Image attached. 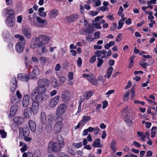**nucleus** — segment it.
<instances>
[{
    "instance_id": "obj_3",
    "label": "nucleus",
    "mask_w": 157,
    "mask_h": 157,
    "mask_svg": "<svg viewBox=\"0 0 157 157\" xmlns=\"http://www.w3.org/2000/svg\"><path fill=\"white\" fill-rule=\"evenodd\" d=\"M46 89L44 87H42L40 86H37L35 87L32 91L31 95L32 99H37V97L41 95L44 93L46 91Z\"/></svg>"
},
{
    "instance_id": "obj_47",
    "label": "nucleus",
    "mask_w": 157,
    "mask_h": 157,
    "mask_svg": "<svg viewBox=\"0 0 157 157\" xmlns=\"http://www.w3.org/2000/svg\"><path fill=\"white\" fill-rule=\"evenodd\" d=\"M36 75H35L32 72L28 75V76L27 77L28 79H32L34 78L36 76Z\"/></svg>"
},
{
    "instance_id": "obj_41",
    "label": "nucleus",
    "mask_w": 157,
    "mask_h": 157,
    "mask_svg": "<svg viewBox=\"0 0 157 157\" xmlns=\"http://www.w3.org/2000/svg\"><path fill=\"white\" fill-rule=\"evenodd\" d=\"M66 78L64 76H61L59 78V82L60 84H62L64 83L66 81Z\"/></svg>"
},
{
    "instance_id": "obj_44",
    "label": "nucleus",
    "mask_w": 157,
    "mask_h": 157,
    "mask_svg": "<svg viewBox=\"0 0 157 157\" xmlns=\"http://www.w3.org/2000/svg\"><path fill=\"white\" fill-rule=\"evenodd\" d=\"M130 93L128 92L125 94L124 95L123 100L124 101H127L129 99Z\"/></svg>"
},
{
    "instance_id": "obj_32",
    "label": "nucleus",
    "mask_w": 157,
    "mask_h": 157,
    "mask_svg": "<svg viewBox=\"0 0 157 157\" xmlns=\"http://www.w3.org/2000/svg\"><path fill=\"white\" fill-rule=\"evenodd\" d=\"M58 13V10H51L49 13V17L51 18H54L57 16Z\"/></svg>"
},
{
    "instance_id": "obj_56",
    "label": "nucleus",
    "mask_w": 157,
    "mask_h": 157,
    "mask_svg": "<svg viewBox=\"0 0 157 157\" xmlns=\"http://www.w3.org/2000/svg\"><path fill=\"white\" fill-rule=\"evenodd\" d=\"M61 65L60 64L58 63L57 64L55 68V70L56 71H59L61 68Z\"/></svg>"
},
{
    "instance_id": "obj_51",
    "label": "nucleus",
    "mask_w": 157,
    "mask_h": 157,
    "mask_svg": "<svg viewBox=\"0 0 157 157\" xmlns=\"http://www.w3.org/2000/svg\"><path fill=\"white\" fill-rule=\"evenodd\" d=\"M10 85H17V80L15 78H13L11 79Z\"/></svg>"
},
{
    "instance_id": "obj_9",
    "label": "nucleus",
    "mask_w": 157,
    "mask_h": 157,
    "mask_svg": "<svg viewBox=\"0 0 157 157\" xmlns=\"http://www.w3.org/2000/svg\"><path fill=\"white\" fill-rule=\"evenodd\" d=\"M33 100V103L32 104V107H31V110L33 112L34 115L36 114L39 111V103H41L40 101H37V99Z\"/></svg>"
},
{
    "instance_id": "obj_21",
    "label": "nucleus",
    "mask_w": 157,
    "mask_h": 157,
    "mask_svg": "<svg viewBox=\"0 0 157 157\" xmlns=\"http://www.w3.org/2000/svg\"><path fill=\"white\" fill-rule=\"evenodd\" d=\"M20 134H22L23 132V136H28L29 133V131L28 127H26L23 129L22 128H19Z\"/></svg>"
},
{
    "instance_id": "obj_40",
    "label": "nucleus",
    "mask_w": 157,
    "mask_h": 157,
    "mask_svg": "<svg viewBox=\"0 0 157 157\" xmlns=\"http://www.w3.org/2000/svg\"><path fill=\"white\" fill-rule=\"evenodd\" d=\"M0 134L2 138H5L7 135V132L4 130H0Z\"/></svg>"
},
{
    "instance_id": "obj_38",
    "label": "nucleus",
    "mask_w": 157,
    "mask_h": 157,
    "mask_svg": "<svg viewBox=\"0 0 157 157\" xmlns=\"http://www.w3.org/2000/svg\"><path fill=\"white\" fill-rule=\"evenodd\" d=\"M23 157H33V154L30 152H25L22 155Z\"/></svg>"
},
{
    "instance_id": "obj_8",
    "label": "nucleus",
    "mask_w": 157,
    "mask_h": 157,
    "mask_svg": "<svg viewBox=\"0 0 157 157\" xmlns=\"http://www.w3.org/2000/svg\"><path fill=\"white\" fill-rule=\"evenodd\" d=\"M61 97L62 101L64 102L68 103L71 98V94L70 92L67 90L63 91L62 93Z\"/></svg>"
},
{
    "instance_id": "obj_64",
    "label": "nucleus",
    "mask_w": 157,
    "mask_h": 157,
    "mask_svg": "<svg viewBox=\"0 0 157 157\" xmlns=\"http://www.w3.org/2000/svg\"><path fill=\"white\" fill-rule=\"evenodd\" d=\"M73 74L72 72H70L68 75V78L70 80L73 79Z\"/></svg>"
},
{
    "instance_id": "obj_4",
    "label": "nucleus",
    "mask_w": 157,
    "mask_h": 157,
    "mask_svg": "<svg viewBox=\"0 0 157 157\" xmlns=\"http://www.w3.org/2000/svg\"><path fill=\"white\" fill-rule=\"evenodd\" d=\"M13 10H7L5 13L6 17V21L8 26L12 27L14 24L15 17Z\"/></svg>"
},
{
    "instance_id": "obj_50",
    "label": "nucleus",
    "mask_w": 157,
    "mask_h": 157,
    "mask_svg": "<svg viewBox=\"0 0 157 157\" xmlns=\"http://www.w3.org/2000/svg\"><path fill=\"white\" fill-rule=\"evenodd\" d=\"M98 13V12L91 10L89 12V14L93 16H96Z\"/></svg>"
},
{
    "instance_id": "obj_43",
    "label": "nucleus",
    "mask_w": 157,
    "mask_h": 157,
    "mask_svg": "<svg viewBox=\"0 0 157 157\" xmlns=\"http://www.w3.org/2000/svg\"><path fill=\"white\" fill-rule=\"evenodd\" d=\"M57 157H70V156L64 152H61L59 154Z\"/></svg>"
},
{
    "instance_id": "obj_37",
    "label": "nucleus",
    "mask_w": 157,
    "mask_h": 157,
    "mask_svg": "<svg viewBox=\"0 0 157 157\" xmlns=\"http://www.w3.org/2000/svg\"><path fill=\"white\" fill-rule=\"evenodd\" d=\"M40 60L41 63L45 64L48 61V59L46 57H42L40 58Z\"/></svg>"
},
{
    "instance_id": "obj_58",
    "label": "nucleus",
    "mask_w": 157,
    "mask_h": 157,
    "mask_svg": "<svg viewBox=\"0 0 157 157\" xmlns=\"http://www.w3.org/2000/svg\"><path fill=\"white\" fill-rule=\"evenodd\" d=\"M122 36V34L121 33H119L117 35L116 38V41L117 42L120 41L122 39L121 37Z\"/></svg>"
},
{
    "instance_id": "obj_54",
    "label": "nucleus",
    "mask_w": 157,
    "mask_h": 157,
    "mask_svg": "<svg viewBox=\"0 0 157 157\" xmlns=\"http://www.w3.org/2000/svg\"><path fill=\"white\" fill-rule=\"evenodd\" d=\"M77 64L78 66L80 67L82 64V60L81 58L79 57L77 60Z\"/></svg>"
},
{
    "instance_id": "obj_22",
    "label": "nucleus",
    "mask_w": 157,
    "mask_h": 157,
    "mask_svg": "<svg viewBox=\"0 0 157 157\" xmlns=\"http://www.w3.org/2000/svg\"><path fill=\"white\" fill-rule=\"evenodd\" d=\"M29 125L31 131L34 132L36 129V125L35 122L32 120H30L29 121Z\"/></svg>"
},
{
    "instance_id": "obj_23",
    "label": "nucleus",
    "mask_w": 157,
    "mask_h": 157,
    "mask_svg": "<svg viewBox=\"0 0 157 157\" xmlns=\"http://www.w3.org/2000/svg\"><path fill=\"white\" fill-rule=\"evenodd\" d=\"M22 33L28 38L31 37V31L29 28H25L23 29Z\"/></svg>"
},
{
    "instance_id": "obj_11",
    "label": "nucleus",
    "mask_w": 157,
    "mask_h": 157,
    "mask_svg": "<svg viewBox=\"0 0 157 157\" xmlns=\"http://www.w3.org/2000/svg\"><path fill=\"white\" fill-rule=\"evenodd\" d=\"M49 81L46 78L40 79L38 81V85L39 86L44 87L49 84Z\"/></svg>"
},
{
    "instance_id": "obj_6",
    "label": "nucleus",
    "mask_w": 157,
    "mask_h": 157,
    "mask_svg": "<svg viewBox=\"0 0 157 157\" xmlns=\"http://www.w3.org/2000/svg\"><path fill=\"white\" fill-rule=\"evenodd\" d=\"M67 106L64 104H61L57 108L56 111V118H62L61 117L64 114L67 109Z\"/></svg>"
},
{
    "instance_id": "obj_36",
    "label": "nucleus",
    "mask_w": 157,
    "mask_h": 157,
    "mask_svg": "<svg viewBox=\"0 0 157 157\" xmlns=\"http://www.w3.org/2000/svg\"><path fill=\"white\" fill-rule=\"evenodd\" d=\"M40 116L41 117H40V119L42 122L43 123L45 122L46 120V116L44 113V112H41Z\"/></svg>"
},
{
    "instance_id": "obj_63",
    "label": "nucleus",
    "mask_w": 157,
    "mask_h": 157,
    "mask_svg": "<svg viewBox=\"0 0 157 157\" xmlns=\"http://www.w3.org/2000/svg\"><path fill=\"white\" fill-rule=\"evenodd\" d=\"M133 144L135 146L140 147H141V144L138 142L134 141L133 142Z\"/></svg>"
},
{
    "instance_id": "obj_49",
    "label": "nucleus",
    "mask_w": 157,
    "mask_h": 157,
    "mask_svg": "<svg viewBox=\"0 0 157 157\" xmlns=\"http://www.w3.org/2000/svg\"><path fill=\"white\" fill-rule=\"evenodd\" d=\"M100 33L99 31L95 32L94 34V39H98L99 38H100Z\"/></svg>"
},
{
    "instance_id": "obj_62",
    "label": "nucleus",
    "mask_w": 157,
    "mask_h": 157,
    "mask_svg": "<svg viewBox=\"0 0 157 157\" xmlns=\"http://www.w3.org/2000/svg\"><path fill=\"white\" fill-rule=\"evenodd\" d=\"M94 134L95 135H97L100 132V129L99 128L96 127V128H94Z\"/></svg>"
},
{
    "instance_id": "obj_55",
    "label": "nucleus",
    "mask_w": 157,
    "mask_h": 157,
    "mask_svg": "<svg viewBox=\"0 0 157 157\" xmlns=\"http://www.w3.org/2000/svg\"><path fill=\"white\" fill-rule=\"evenodd\" d=\"M17 88V85H10V90L13 92L15 91Z\"/></svg>"
},
{
    "instance_id": "obj_35",
    "label": "nucleus",
    "mask_w": 157,
    "mask_h": 157,
    "mask_svg": "<svg viewBox=\"0 0 157 157\" xmlns=\"http://www.w3.org/2000/svg\"><path fill=\"white\" fill-rule=\"evenodd\" d=\"M90 77L88 78H87V79L89 80V82L92 83L93 85H96L97 83L96 81L93 78V77L90 75Z\"/></svg>"
},
{
    "instance_id": "obj_33",
    "label": "nucleus",
    "mask_w": 157,
    "mask_h": 157,
    "mask_svg": "<svg viewBox=\"0 0 157 157\" xmlns=\"http://www.w3.org/2000/svg\"><path fill=\"white\" fill-rule=\"evenodd\" d=\"M93 92L92 91H89L84 95V98L86 99H88L92 95Z\"/></svg>"
},
{
    "instance_id": "obj_10",
    "label": "nucleus",
    "mask_w": 157,
    "mask_h": 157,
    "mask_svg": "<svg viewBox=\"0 0 157 157\" xmlns=\"http://www.w3.org/2000/svg\"><path fill=\"white\" fill-rule=\"evenodd\" d=\"M78 17V14H74L69 16L66 17L64 20L67 24H69L75 21Z\"/></svg>"
},
{
    "instance_id": "obj_7",
    "label": "nucleus",
    "mask_w": 157,
    "mask_h": 157,
    "mask_svg": "<svg viewBox=\"0 0 157 157\" xmlns=\"http://www.w3.org/2000/svg\"><path fill=\"white\" fill-rule=\"evenodd\" d=\"M63 118H56V123L54 125L53 130L56 133L59 132L63 127Z\"/></svg>"
},
{
    "instance_id": "obj_24",
    "label": "nucleus",
    "mask_w": 157,
    "mask_h": 157,
    "mask_svg": "<svg viewBox=\"0 0 157 157\" xmlns=\"http://www.w3.org/2000/svg\"><path fill=\"white\" fill-rule=\"evenodd\" d=\"M88 27L85 28L84 31L86 33L91 34L94 33V29L90 25L88 24Z\"/></svg>"
},
{
    "instance_id": "obj_60",
    "label": "nucleus",
    "mask_w": 157,
    "mask_h": 157,
    "mask_svg": "<svg viewBox=\"0 0 157 157\" xmlns=\"http://www.w3.org/2000/svg\"><path fill=\"white\" fill-rule=\"evenodd\" d=\"M93 27L95 29H100L101 28V26L98 24H94L93 25Z\"/></svg>"
},
{
    "instance_id": "obj_52",
    "label": "nucleus",
    "mask_w": 157,
    "mask_h": 157,
    "mask_svg": "<svg viewBox=\"0 0 157 157\" xmlns=\"http://www.w3.org/2000/svg\"><path fill=\"white\" fill-rule=\"evenodd\" d=\"M113 70V68L112 67H109V78L110 77Z\"/></svg>"
},
{
    "instance_id": "obj_30",
    "label": "nucleus",
    "mask_w": 157,
    "mask_h": 157,
    "mask_svg": "<svg viewBox=\"0 0 157 157\" xmlns=\"http://www.w3.org/2000/svg\"><path fill=\"white\" fill-rule=\"evenodd\" d=\"M116 142L115 140H113L110 144V148L113 150V153L115 152L116 151V148L115 147Z\"/></svg>"
},
{
    "instance_id": "obj_31",
    "label": "nucleus",
    "mask_w": 157,
    "mask_h": 157,
    "mask_svg": "<svg viewBox=\"0 0 157 157\" xmlns=\"http://www.w3.org/2000/svg\"><path fill=\"white\" fill-rule=\"evenodd\" d=\"M126 19V18H125L124 19H121L118 22V26L117 29H120L123 26L124 23V21Z\"/></svg>"
},
{
    "instance_id": "obj_13",
    "label": "nucleus",
    "mask_w": 157,
    "mask_h": 157,
    "mask_svg": "<svg viewBox=\"0 0 157 157\" xmlns=\"http://www.w3.org/2000/svg\"><path fill=\"white\" fill-rule=\"evenodd\" d=\"M25 44L21 43L20 42H17L15 45V48L16 51L18 53H21L23 52V48Z\"/></svg>"
},
{
    "instance_id": "obj_12",
    "label": "nucleus",
    "mask_w": 157,
    "mask_h": 157,
    "mask_svg": "<svg viewBox=\"0 0 157 157\" xmlns=\"http://www.w3.org/2000/svg\"><path fill=\"white\" fill-rule=\"evenodd\" d=\"M60 96L58 95L53 98L50 102V106L51 107L53 108L55 106L59 101Z\"/></svg>"
},
{
    "instance_id": "obj_29",
    "label": "nucleus",
    "mask_w": 157,
    "mask_h": 157,
    "mask_svg": "<svg viewBox=\"0 0 157 157\" xmlns=\"http://www.w3.org/2000/svg\"><path fill=\"white\" fill-rule=\"evenodd\" d=\"M51 85L54 87H56L59 86V84L57 82L56 78H53L51 82Z\"/></svg>"
},
{
    "instance_id": "obj_42",
    "label": "nucleus",
    "mask_w": 157,
    "mask_h": 157,
    "mask_svg": "<svg viewBox=\"0 0 157 157\" xmlns=\"http://www.w3.org/2000/svg\"><path fill=\"white\" fill-rule=\"evenodd\" d=\"M146 61L144 59H142L141 60L142 63H140V65L144 68L146 69L147 68V63H146L144 62Z\"/></svg>"
},
{
    "instance_id": "obj_20",
    "label": "nucleus",
    "mask_w": 157,
    "mask_h": 157,
    "mask_svg": "<svg viewBox=\"0 0 157 157\" xmlns=\"http://www.w3.org/2000/svg\"><path fill=\"white\" fill-rule=\"evenodd\" d=\"M13 121L17 124H21L24 123L25 120L23 117H16L13 118Z\"/></svg>"
},
{
    "instance_id": "obj_26",
    "label": "nucleus",
    "mask_w": 157,
    "mask_h": 157,
    "mask_svg": "<svg viewBox=\"0 0 157 157\" xmlns=\"http://www.w3.org/2000/svg\"><path fill=\"white\" fill-rule=\"evenodd\" d=\"M92 146L94 147H101L102 145L100 144V140L98 138L96 139L93 143Z\"/></svg>"
},
{
    "instance_id": "obj_59",
    "label": "nucleus",
    "mask_w": 157,
    "mask_h": 157,
    "mask_svg": "<svg viewBox=\"0 0 157 157\" xmlns=\"http://www.w3.org/2000/svg\"><path fill=\"white\" fill-rule=\"evenodd\" d=\"M95 54L96 56L98 57H100L101 55V51L97 50L95 52Z\"/></svg>"
},
{
    "instance_id": "obj_5",
    "label": "nucleus",
    "mask_w": 157,
    "mask_h": 157,
    "mask_svg": "<svg viewBox=\"0 0 157 157\" xmlns=\"http://www.w3.org/2000/svg\"><path fill=\"white\" fill-rule=\"evenodd\" d=\"M61 147L60 144L58 142L53 143L52 142H50L48 144V150L49 153L54 152H59L61 151Z\"/></svg>"
},
{
    "instance_id": "obj_61",
    "label": "nucleus",
    "mask_w": 157,
    "mask_h": 157,
    "mask_svg": "<svg viewBox=\"0 0 157 157\" xmlns=\"http://www.w3.org/2000/svg\"><path fill=\"white\" fill-rule=\"evenodd\" d=\"M74 145L77 148H78L81 147L82 146V143L80 142L78 143L74 144Z\"/></svg>"
},
{
    "instance_id": "obj_17",
    "label": "nucleus",
    "mask_w": 157,
    "mask_h": 157,
    "mask_svg": "<svg viewBox=\"0 0 157 157\" xmlns=\"http://www.w3.org/2000/svg\"><path fill=\"white\" fill-rule=\"evenodd\" d=\"M30 98L27 95H25L23 97L22 100V105L24 107H27L29 103Z\"/></svg>"
},
{
    "instance_id": "obj_28",
    "label": "nucleus",
    "mask_w": 157,
    "mask_h": 157,
    "mask_svg": "<svg viewBox=\"0 0 157 157\" xmlns=\"http://www.w3.org/2000/svg\"><path fill=\"white\" fill-rule=\"evenodd\" d=\"M91 119L90 117L89 116H84L82 117V119L81 121L82 124L84 125L86 122L88 121Z\"/></svg>"
},
{
    "instance_id": "obj_14",
    "label": "nucleus",
    "mask_w": 157,
    "mask_h": 157,
    "mask_svg": "<svg viewBox=\"0 0 157 157\" xmlns=\"http://www.w3.org/2000/svg\"><path fill=\"white\" fill-rule=\"evenodd\" d=\"M31 107H28L24 109L23 116L26 119H29L32 115Z\"/></svg>"
},
{
    "instance_id": "obj_25",
    "label": "nucleus",
    "mask_w": 157,
    "mask_h": 157,
    "mask_svg": "<svg viewBox=\"0 0 157 157\" xmlns=\"http://www.w3.org/2000/svg\"><path fill=\"white\" fill-rule=\"evenodd\" d=\"M16 95L18 98L17 101L14 100L13 98L11 99V101L13 103H17L21 101V98L22 97L21 95L20 92L19 91V90H18L17 91Z\"/></svg>"
},
{
    "instance_id": "obj_34",
    "label": "nucleus",
    "mask_w": 157,
    "mask_h": 157,
    "mask_svg": "<svg viewBox=\"0 0 157 157\" xmlns=\"http://www.w3.org/2000/svg\"><path fill=\"white\" fill-rule=\"evenodd\" d=\"M137 134L139 137H141V140L143 141H144L145 136L143 134V132L139 131L137 132Z\"/></svg>"
},
{
    "instance_id": "obj_45",
    "label": "nucleus",
    "mask_w": 157,
    "mask_h": 157,
    "mask_svg": "<svg viewBox=\"0 0 157 157\" xmlns=\"http://www.w3.org/2000/svg\"><path fill=\"white\" fill-rule=\"evenodd\" d=\"M52 129V126L50 125H47L46 126L45 130L48 132H51Z\"/></svg>"
},
{
    "instance_id": "obj_48",
    "label": "nucleus",
    "mask_w": 157,
    "mask_h": 157,
    "mask_svg": "<svg viewBox=\"0 0 157 157\" xmlns=\"http://www.w3.org/2000/svg\"><path fill=\"white\" fill-rule=\"evenodd\" d=\"M96 60V56L94 55L90 58L89 61L91 63H93L95 62Z\"/></svg>"
},
{
    "instance_id": "obj_39",
    "label": "nucleus",
    "mask_w": 157,
    "mask_h": 157,
    "mask_svg": "<svg viewBox=\"0 0 157 157\" xmlns=\"http://www.w3.org/2000/svg\"><path fill=\"white\" fill-rule=\"evenodd\" d=\"M32 72L35 75H38L40 73L39 69L36 67H34Z\"/></svg>"
},
{
    "instance_id": "obj_46",
    "label": "nucleus",
    "mask_w": 157,
    "mask_h": 157,
    "mask_svg": "<svg viewBox=\"0 0 157 157\" xmlns=\"http://www.w3.org/2000/svg\"><path fill=\"white\" fill-rule=\"evenodd\" d=\"M97 60H98V63L97 65V66L98 67H99L103 63V60L100 58H98Z\"/></svg>"
},
{
    "instance_id": "obj_27",
    "label": "nucleus",
    "mask_w": 157,
    "mask_h": 157,
    "mask_svg": "<svg viewBox=\"0 0 157 157\" xmlns=\"http://www.w3.org/2000/svg\"><path fill=\"white\" fill-rule=\"evenodd\" d=\"M14 37L16 38H18L19 39L20 42L21 43L25 44V40L24 37L21 35H20L19 34H17L14 36Z\"/></svg>"
},
{
    "instance_id": "obj_16",
    "label": "nucleus",
    "mask_w": 157,
    "mask_h": 157,
    "mask_svg": "<svg viewBox=\"0 0 157 157\" xmlns=\"http://www.w3.org/2000/svg\"><path fill=\"white\" fill-rule=\"evenodd\" d=\"M18 109V106L17 105H14L11 106L10 112V116L11 117L14 116Z\"/></svg>"
},
{
    "instance_id": "obj_2",
    "label": "nucleus",
    "mask_w": 157,
    "mask_h": 157,
    "mask_svg": "<svg viewBox=\"0 0 157 157\" xmlns=\"http://www.w3.org/2000/svg\"><path fill=\"white\" fill-rule=\"evenodd\" d=\"M29 20L32 25L38 27H43L47 24L46 20H43L39 17L36 18L37 22L35 21L34 17H31V15L29 16Z\"/></svg>"
},
{
    "instance_id": "obj_18",
    "label": "nucleus",
    "mask_w": 157,
    "mask_h": 157,
    "mask_svg": "<svg viewBox=\"0 0 157 157\" xmlns=\"http://www.w3.org/2000/svg\"><path fill=\"white\" fill-rule=\"evenodd\" d=\"M40 95L37 97L38 98H37V100L41 103H42L43 101L49 98L48 95L44 93L42 94V95Z\"/></svg>"
},
{
    "instance_id": "obj_19",
    "label": "nucleus",
    "mask_w": 157,
    "mask_h": 157,
    "mask_svg": "<svg viewBox=\"0 0 157 157\" xmlns=\"http://www.w3.org/2000/svg\"><path fill=\"white\" fill-rule=\"evenodd\" d=\"M17 78L20 80L23 81L27 82L28 81V78L27 75L25 74H18L17 75Z\"/></svg>"
},
{
    "instance_id": "obj_15",
    "label": "nucleus",
    "mask_w": 157,
    "mask_h": 157,
    "mask_svg": "<svg viewBox=\"0 0 157 157\" xmlns=\"http://www.w3.org/2000/svg\"><path fill=\"white\" fill-rule=\"evenodd\" d=\"M156 0H151L148 1L147 2V6L142 7V10H146L148 9H151L153 8V6L152 4H155L156 3Z\"/></svg>"
},
{
    "instance_id": "obj_57",
    "label": "nucleus",
    "mask_w": 157,
    "mask_h": 157,
    "mask_svg": "<svg viewBox=\"0 0 157 157\" xmlns=\"http://www.w3.org/2000/svg\"><path fill=\"white\" fill-rule=\"evenodd\" d=\"M40 11L39 14L41 17L45 16L46 15V13L45 12H43V10H39Z\"/></svg>"
},
{
    "instance_id": "obj_53",
    "label": "nucleus",
    "mask_w": 157,
    "mask_h": 157,
    "mask_svg": "<svg viewBox=\"0 0 157 157\" xmlns=\"http://www.w3.org/2000/svg\"><path fill=\"white\" fill-rule=\"evenodd\" d=\"M28 147L26 144H24L23 147L21 149L22 152H24L27 150Z\"/></svg>"
},
{
    "instance_id": "obj_1",
    "label": "nucleus",
    "mask_w": 157,
    "mask_h": 157,
    "mask_svg": "<svg viewBox=\"0 0 157 157\" xmlns=\"http://www.w3.org/2000/svg\"><path fill=\"white\" fill-rule=\"evenodd\" d=\"M50 39L48 37L43 35H40L37 37L32 40L30 45L31 47L33 49L37 48L36 53L39 55H42L48 52L45 48V42L48 44Z\"/></svg>"
}]
</instances>
